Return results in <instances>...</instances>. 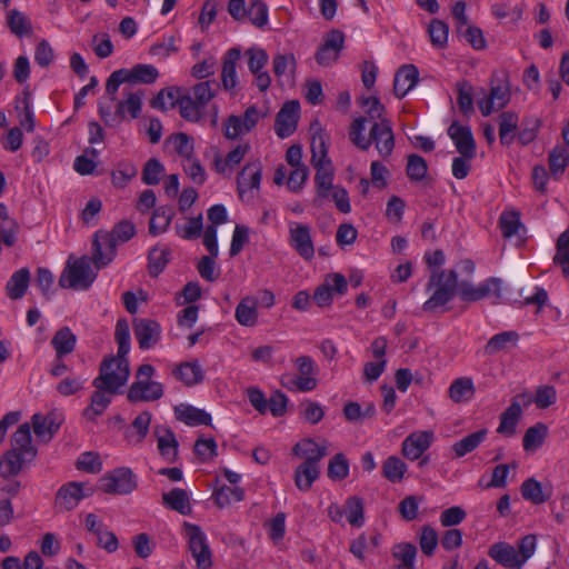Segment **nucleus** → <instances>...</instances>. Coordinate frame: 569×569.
I'll list each match as a JSON object with an SVG mask.
<instances>
[{
	"mask_svg": "<svg viewBox=\"0 0 569 569\" xmlns=\"http://www.w3.org/2000/svg\"><path fill=\"white\" fill-rule=\"evenodd\" d=\"M136 234V227L129 220L114 224L111 231L98 230L92 239V263L100 270L111 263L117 256V247L128 242Z\"/></svg>",
	"mask_w": 569,
	"mask_h": 569,
	"instance_id": "1",
	"label": "nucleus"
},
{
	"mask_svg": "<svg viewBox=\"0 0 569 569\" xmlns=\"http://www.w3.org/2000/svg\"><path fill=\"white\" fill-rule=\"evenodd\" d=\"M128 378V372L119 373L116 370H110L107 363H101L99 376L92 382L96 391L92 393L90 406L84 409L83 415L88 419H94L102 415L111 402V398L107 393H117L127 383Z\"/></svg>",
	"mask_w": 569,
	"mask_h": 569,
	"instance_id": "2",
	"label": "nucleus"
},
{
	"mask_svg": "<svg viewBox=\"0 0 569 569\" xmlns=\"http://www.w3.org/2000/svg\"><path fill=\"white\" fill-rule=\"evenodd\" d=\"M427 289H435L431 297L422 305L426 312H435L445 307L459 292L458 274L455 270L432 272Z\"/></svg>",
	"mask_w": 569,
	"mask_h": 569,
	"instance_id": "3",
	"label": "nucleus"
},
{
	"mask_svg": "<svg viewBox=\"0 0 569 569\" xmlns=\"http://www.w3.org/2000/svg\"><path fill=\"white\" fill-rule=\"evenodd\" d=\"M154 372V367L149 363L139 366L136 372V381L130 386L127 393L129 402H150L162 398L164 393L163 385L151 379Z\"/></svg>",
	"mask_w": 569,
	"mask_h": 569,
	"instance_id": "4",
	"label": "nucleus"
},
{
	"mask_svg": "<svg viewBox=\"0 0 569 569\" xmlns=\"http://www.w3.org/2000/svg\"><path fill=\"white\" fill-rule=\"evenodd\" d=\"M92 258L81 257L74 261L67 262L64 270L59 278V286L76 290H87L97 278V271L91 267Z\"/></svg>",
	"mask_w": 569,
	"mask_h": 569,
	"instance_id": "5",
	"label": "nucleus"
},
{
	"mask_svg": "<svg viewBox=\"0 0 569 569\" xmlns=\"http://www.w3.org/2000/svg\"><path fill=\"white\" fill-rule=\"evenodd\" d=\"M138 487V479L128 467H119L104 473L98 481V488L108 495H129Z\"/></svg>",
	"mask_w": 569,
	"mask_h": 569,
	"instance_id": "6",
	"label": "nucleus"
},
{
	"mask_svg": "<svg viewBox=\"0 0 569 569\" xmlns=\"http://www.w3.org/2000/svg\"><path fill=\"white\" fill-rule=\"evenodd\" d=\"M183 529L188 538V548L198 569H210L212 567V552L208 543L206 533L198 525L190 522L183 523Z\"/></svg>",
	"mask_w": 569,
	"mask_h": 569,
	"instance_id": "7",
	"label": "nucleus"
},
{
	"mask_svg": "<svg viewBox=\"0 0 569 569\" xmlns=\"http://www.w3.org/2000/svg\"><path fill=\"white\" fill-rule=\"evenodd\" d=\"M298 376L288 377V381L282 380V385L290 390H298L301 392L312 391L317 388L318 367L315 360L309 356H300L295 360Z\"/></svg>",
	"mask_w": 569,
	"mask_h": 569,
	"instance_id": "8",
	"label": "nucleus"
},
{
	"mask_svg": "<svg viewBox=\"0 0 569 569\" xmlns=\"http://www.w3.org/2000/svg\"><path fill=\"white\" fill-rule=\"evenodd\" d=\"M114 339L118 343V355L106 358L101 363H107L110 370L130 376L127 355L130 351V329L126 319H119L116 325Z\"/></svg>",
	"mask_w": 569,
	"mask_h": 569,
	"instance_id": "9",
	"label": "nucleus"
},
{
	"mask_svg": "<svg viewBox=\"0 0 569 569\" xmlns=\"http://www.w3.org/2000/svg\"><path fill=\"white\" fill-rule=\"evenodd\" d=\"M532 402L528 393H519L511 399L510 406L501 413L497 432L505 437H512L516 433L518 421L522 415V407Z\"/></svg>",
	"mask_w": 569,
	"mask_h": 569,
	"instance_id": "10",
	"label": "nucleus"
},
{
	"mask_svg": "<svg viewBox=\"0 0 569 569\" xmlns=\"http://www.w3.org/2000/svg\"><path fill=\"white\" fill-rule=\"evenodd\" d=\"M92 492L91 488H88L87 492L84 491V483L70 481L58 489L54 497V508L58 512L71 511Z\"/></svg>",
	"mask_w": 569,
	"mask_h": 569,
	"instance_id": "11",
	"label": "nucleus"
},
{
	"mask_svg": "<svg viewBox=\"0 0 569 569\" xmlns=\"http://www.w3.org/2000/svg\"><path fill=\"white\" fill-rule=\"evenodd\" d=\"M289 244L306 260H310L315 256L311 229L308 224L289 223Z\"/></svg>",
	"mask_w": 569,
	"mask_h": 569,
	"instance_id": "12",
	"label": "nucleus"
},
{
	"mask_svg": "<svg viewBox=\"0 0 569 569\" xmlns=\"http://www.w3.org/2000/svg\"><path fill=\"white\" fill-rule=\"evenodd\" d=\"M491 293L498 298L501 297L500 279L489 278L486 281L479 283L477 287L467 281H461L459 283V297L461 300L467 302L481 300Z\"/></svg>",
	"mask_w": 569,
	"mask_h": 569,
	"instance_id": "13",
	"label": "nucleus"
},
{
	"mask_svg": "<svg viewBox=\"0 0 569 569\" xmlns=\"http://www.w3.org/2000/svg\"><path fill=\"white\" fill-rule=\"evenodd\" d=\"M370 140L382 158L390 157L395 149V134L390 120L376 121L370 129Z\"/></svg>",
	"mask_w": 569,
	"mask_h": 569,
	"instance_id": "14",
	"label": "nucleus"
},
{
	"mask_svg": "<svg viewBox=\"0 0 569 569\" xmlns=\"http://www.w3.org/2000/svg\"><path fill=\"white\" fill-rule=\"evenodd\" d=\"M300 104L296 100L287 101L276 116L274 131L276 134L284 139L291 136L298 124Z\"/></svg>",
	"mask_w": 569,
	"mask_h": 569,
	"instance_id": "15",
	"label": "nucleus"
},
{
	"mask_svg": "<svg viewBox=\"0 0 569 569\" xmlns=\"http://www.w3.org/2000/svg\"><path fill=\"white\" fill-rule=\"evenodd\" d=\"M448 136L453 141L457 151L467 158H475L477 146L470 127L462 126L458 121H453L448 130Z\"/></svg>",
	"mask_w": 569,
	"mask_h": 569,
	"instance_id": "16",
	"label": "nucleus"
},
{
	"mask_svg": "<svg viewBox=\"0 0 569 569\" xmlns=\"http://www.w3.org/2000/svg\"><path fill=\"white\" fill-rule=\"evenodd\" d=\"M262 166L259 160L247 163L237 177L239 198L244 200L250 190L259 189L261 183Z\"/></svg>",
	"mask_w": 569,
	"mask_h": 569,
	"instance_id": "17",
	"label": "nucleus"
},
{
	"mask_svg": "<svg viewBox=\"0 0 569 569\" xmlns=\"http://www.w3.org/2000/svg\"><path fill=\"white\" fill-rule=\"evenodd\" d=\"M510 90L507 83L492 84L490 93L478 101L483 117L490 116L495 110L505 108L510 101Z\"/></svg>",
	"mask_w": 569,
	"mask_h": 569,
	"instance_id": "18",
	"label": "nucleus"
},
{
	"mask_svg": "<svg viewBox=\"0 0 569 569\" xmlns=\"http://www.w3.org/2000/svg\"><path fill=\"white\" fill-rule=\"evenodd\" d=\"M133 331L139 348L148 350L152 348L160 339V325L151 319H134Z\"/></svg>",
	"mask_w": 569,
	"mask_h": 569,
	"instance_id": "19",
	"label": "nucleus"
},
{
	"mask_svg": "<svg viewBox=\"0 0 569 569\" xmlns=\"http://www.w3.org/2000/svg\"><path fill=\"white\" fill-rule=\"evenodd\" d=\"M161 457L169 463L178 458L179 442L174 432L167 426H157L153 431Z\"/></svg>",
	"mask_w": 569,
	"mask_h": 569,
	"instance_id": "20",
	"label": "nucleus"
},
{
	"mask_svg": "<svg viewBox=\"0 0 569 569\" xmlns=\"http://www.w3.org/2000/svg\"><path fill=\"white\" fill-rule=\"evenodd\" d=\"M488 556L505 568H522L520 556L516 548L505 541L492 543L488 549Z\"/></svg>",
	"mask_w": 569,
	"mask_h": 569,
	"instance_id": "21",
	"label": "nucleus"
},
{
	"mask_svg": "<svg viewBox=\"0 0 569 569\" xmlns=\"http://www.w3.org/2000/svg\"><path fill=\"white\" fill-rule=\"evenodd\" d=\"M433 438L431 431H419L410 433L401 446L402 455L410 460L419 459L422 453L430 447Z\"/></svg>",
	"mask_w": 569,
	"mask_h": 569,
	"instance_id": "22",
	"label": "nucleus"
},
{
	"mask_svg": "<svg viewBox=\"0 0 569 569\" xmlns=\"http://www.w3.org/2000/svg\"><path fill=\"white\" fill-rule=\"evenodd\" d=\"M31 423L38 440L47 443L58 432L61 426V420H59L54 413H48L46 416L34 413L31 417Z\"/></svg>",
	"mask_w": 569,
	"mask_h": 569,
	"instance_id": "23",
	"label": "nucleus"
},
{
	"mask_svg": "<svg viewBox=\"0 0 569 569\" xmlns=\"http://www.w3.org/2000/svg\"><path fill=\"white\" fill-rule=\"evenodd\" d=\"M11 450L23 455L28 460L36 459L38 450L32 445L31 426L28 422L20 425L12 435Z\"/></svg>",
	"mask_w": 569,
	"mask_h": 569,
	"instance_id": "24",
	"label": "nucleus"
},
{
	"mask_svg": "<svg viewBox=\"0 0 569 569\" xmlns=\"http://www.w3.org/2000/svg\"><path fill=\"white\" fill-rule=\"evenodd\" d=\"M240 58L241 50L239 48H231L223 56L221 83L226 91H232L238 84L236 67Z\"/></svg>",
	"mask_w": 569,
	"mask_h": 569,
	"instance_id": "25",
	"label": "nucleus"
},
{
	"mask_svg": "<svg viewBox=\"0 0 569 569\" xmlns=\"http://www.w3.org/2000/svg\"><path fill=\"white\" fill-rule=\"evenodd\" d=\"M419 71L413 64H405L398 69L393 79V91L398 98H403L418 82Z\"/></svg>",
	"mask_w": 569,
	"mask_h": 569,
	"instance_id": "26",
	"label": "nucleus"
},
{
	"mask_svg": "<svg viewBox=\"0 0 569 569\" xmlns=\"http://www.w3.org/2000/svg\"><path fill=\"white\" fill-rule=\"evenodd\" d=\"M31 272L27 267L14 271L6 283L4 291L10 300H20L28 291Z\"/></svg>",
	"mask_w": 569,
	"mask_h": 569,
	"instance_id": "27",
	"label": "nucleus"
},
{
	"mask_svg": "<svg viewBox=\"0 0 569 569\" xmlns=\"http://www.w3.org/2000/svg\"><path fill=\"white\" fill-rule=\"evenodd\" d=\"M174 415L177 420L191 427L201 425L209 426L211 423L210 413L191 405L180 403L176 406Z\"/></svg>",
	"mask_w": 569,
	"mask_h": 569,
	"instance_id": "28",
	"label": "nucleus"
},
{
	"mask_svg": "<svg viewBox=\"0 0 569 569\" xmlns=\"http://www.w3.org/2000/svg\"><path fill=\"white\" fill-rule=\"evenodd\" d=\"M23 455L14 450H7L0 458V477L10 479L16 477L22 470L23 465L31 462Z\"/></svg>",
	"mask_w": 569,
	"mask_h": 569,
	"instance_id": "29",
	"label": "nucleus"
},
{
	"mask_svg": "<svg viewBox=\"0 0 569 569\" xmlns=\"http://www.w3.org/2000/svg\"><path fill=\"white\" fill-rule=\"evenodd\" d=\"M319 465L313 461H303L295 470V483L300 491H309L312 483L319 478Z\"/></svg>",
	"mask_w": 569,
	"mask_h": 569,
	"instance_id": "30",
	"label": "nucleus"
},
{
	"mask_svg": "<svg viewBox=\"0 0 569 569\" xmlns=\"http://www.w3.org/2000/svg\"><path fill=\"white\" fill-rule=\"evenodd\" d=\"M316 169L315 183L317 187V196L319 198H327L330 190L333 188V168L331 161L320 162V164L312 163Z\"/></svg>",
	"mask_w": 569,
	"mask_h": 569,
	"instance_id": "31",
	"label": "nucleus"
},
{
	"mask_svg": "<svg viewBox=\"0 0 569 569\" xmlns=\"http://www.w3.org/2000/svg\"><path fill=\"white\" fill-rule=\"evenodd\" d=\"M151 417L149 411H142L134 418L130 427L126 430V438L129 442L134 445L143 442L149 432Z\"/></svg>",
	"mask_w": 569,
	"mask_h": 569,
	"instance_id": "32",
	"label": "nucleus"
},
{
	"mask_svg": "<svg viewBox=\"0 0 569 569\" xmlns=\"http://www.w3.org/2000/svg\"><path fill=\"white\" fill-rule=\"evenodd\" d=\"M292 453L306 458L305 461H313L315 465H319V461L327 456V449L325 446H319L313 439L306 438L293 446Z\"/></svg>",
	"mask_w": 569,
	"mask_h": 569,
	"instance_id": "33",
	"label": "nucleus"
},
{
	"mask_svg": "<svg viewBox=\"0 0 569 569\" xmlns=\"http://www.w3.org/2000/svg\"><path fill=\"white\" fill-rule=\"evenodd\" d=\"M258 301L254 297H244L237 306L234 318L244 327H253L258 321Z\"/></svg>",
	"mask_w": 569,
	"mask_h": 569,
	"instance_id": "34",
	"label": "nucleus"
},
{
	"mask_svg": "<svg viewBox=\"0 0 569 569\" xmlns=\"http://www.w3.org/2000/svg\"><path fill=\"white\" fill-rule=\"evenodd\" d=\"M519 340V335L516 331H503L492 336L483 347L486 356H495L498 352L505 351L509 346H516Z\"/></svg>",
	"mask_w": 569,
	"mask_h": 569,
	"instance_id": "35",
	"label": "nucleus"
},
{
	"mask_svg": "<svg viewBox=\"0 0 569 569\" xmlns=\"http://www.w3.org/2000/svg\"><path fill=\"white\" fill-rule=\"evenodd\" d=\"M128 83L151 84L159 77L158 69L152 64L138 63L131 69H124Z\"/></svg>",
	"mask_w": 569,
	"mask_h": 569,
	"instance_id": "36",
	"label": "nucleus"
},
{
	"mask_svg": "<svg viewBox=\"0 0 569 569\" xmlns=\"http://www.w3.org/2000/svg\"><path fill=\"white\" fill-rule=\"evenodd\" d=\"M77 338L68 327H63L59 329L52 340L51 345L56 350L57 359H62V357L71 353L76 348Z\"/></svg>",
	"mask_w": 569,
	"mask_h": 569,
	"instance_id": "37",
	"label": "nucleus"
},
{
	"mask_svg": "<svg viewBox=\"0 0 569 569\" xmlns=\"http://www.w3.org/2000/svg\"><path fill=\"white\" fill-rule=\"evenodd\" d=\"M162 503L184 516L191 512L188 493L181 488H173L169 492H164L162 495Z\"/></svg>",
	"mask_w": 569,
	"mask_h": 569,
	"instance_id": "38",
	"label": "nucleus"
},
{
	"mask_svg": "<svg viewBox=\"0 0 569 569\" xmlns=\"http://www.w3.org/2000/svg\"><path fill=\"white\" fill-rule=\"evenodd\" d=\"M519 117L513 111H503L499 116V139L503 146H510L515 140Z\"/></svg>",
	"mask_w": 569,
	"mask_h": 569,
	"instance_id": "39",
	"label": "nucleus"
},
{
	"mask_svg": "<svg viewBox=\"0 0 569 569\" xmlns=\"http://www.w3.org/2000/svg\"><path fill=\"white\" fill-rule=\"evenodd\" d=\"M549 173L555 180H559L569 163V151L561 146L555 147L548 156Z\"/></svg>",
	"mask_w": 569,
	"mask_h": 569,
	"instance_id": "40",
	"label": "nucleus"
},
{
	"mask_svg": "<svg viewBox=\"0 0 569 569\" xmlns=\"http://www.w3.org/2000/svg\"><path fill=\"white\" fill-rule=\"evenodd\" d=\"M475 392L473 381L468 377L453 380L449 387V397L456 403L469 401Z\"/></svg>",
	"mask_w": 569,
	"mask_h": 569,
	"instance_id": "41",
	"label": "nucleus"
},
{
	"mask_svg": "<svg viewBox=\"0 0 569 569\" xmlns=\"http://www.w3.org/2000/svg\"><path fill=\"white\" fill-rule=\"evenodd\" d=\"M488 430L480 429L473 433H470L459 441L452 445V451L455 452L457 458H461L467 453L472 452L475 449L479 447V445L485 441L487 438Z\"/></svg>",
	"mask_w": 569,
	"mask_h": 569,
	"instance_id": "42",
	"label": "nucleus"
},
{
	"mask_svg": "<svg viewBox=\"0 0 569 569\" xmlns=\"http://www.w3.org/2000/svg\"><path fill=\"white\" fill-rule=\"evenodd\" d=\"M172 373L186 386L198 385L203 380V371L198 362L181 363L172 371Z\"/></svg>",
	"mask_w": 569,
	"mask_h": 569,
	"instance_id": "43",
	"label": "nucleus"
},
{
	"mask_svg": "<svg viewBox=\"0 0 569 569\" xmlns=\"http://www.w3.org/2000/svg\"><path fill=\"white\" fill-rule=\"evenodd\" d=\"M520 490L523 499L533 505H541L550 498V492L546 493L541 482L537 481L535 478L525 480Z\"/></svg>",
	"mask_w": 569,
	"mask_h": 569,
	"instance_id": "44",
	"label": "nucleus"
},
{
	"mask_svg": "<svg viewBox=\"0 0 569 569\" xmlns=\"http://www.w3.org/2000/svg\"><path fill=\"white\" fill-rule=\"evenodd\" d=\"M171 251L168 247L153 248L148 254V271L153 278L158 277L167 267Z\"/></svg>",
	"mask_w": 569,
	"mask_h": 569,
	"instance_id": "45",
	"label": "nucleus"
},
{
	"mask_svg": "<svg viewBox=\"0 0 569 569\" xmlns=\"http://www.w3.org/2000/svg\"><path fill=\"white\" fill-rule=\"evenodd\" d=\"M406 472L407 465L397 456L388 457L382 463V475L392 483L402 481Z\"/></svg>",
	"mask_w": 569,
	"mask_h": 569,
	"instance_id": "46",
	"label": "nucleus"
},
{
	"mask_svg": "<svg viewBox=\"0 0 569 569\" xmlns=\"http://www.w3.org/2000/svg\"><path fill=\"white\" fill-rule=\"evenodd\" d=\"M7 22L10 31L17 37L28 36L32 32L31 21L26 14L17 9L8 12Z\"/></svg>",
	"mask_w": 569,
	"mask_h": 569,
	"instance_id": "47",
	"label": "nucleus"
},
{
	"mask_svg": "<svg viewBox=\"0 0 569 569\" xmlns=\"http://www.w3.org/2000/svg\"><path fill=\"white\" fill-rule=\"evenodd\" d=\"M547 435H548V428L542 422H538V423L529 427L526 430L523 439H522L523 449L529 451V450L537 449V448L541 447Z\"/></svg>",
	"mask_w": 569,
	"mask_h": 569,
	"instance_id": "48",
	"label": "nucleus"
},
{
	"mask_svg": "<svg viewBox=\"0 0 569 569\" xmlns=\"http://www.w3.org/2000/svg\"><path fill=\"white\" fill-rule=\"evenodd\" d=\"M174 212L170 208L159 207L154 210L152 218L149 222V232L152 236H157L167 231L171 223Z\"/></svg>",
	"mask_w": 569,
	"mask_h": 569,
	"instance_id": "49",
	"label": "nucleus"
},
{
	"mask_svg": "<svg viewBox=\"0 0 569 569\" xmlns=\"http://www.w3.org/2000/svg\"><path fill=\"white\" fill-rule=\"evenodd\" d=\"M499 227L505 238L516 236L520 229L525 230V226L520 220V213L516 210L502 212L499 218Z\"/></svg>",
	"mask_w": 569,
	"mask_h": 569,
	"instance_id": "50",
	"label": "nucleus"
},
{
	"mask_svg": "<svg viewBox=\"0 0 569 569\" xmlns=\"http://www.w3.org/2000/svg\"><path fill=\"white\" fill-rule=\"evenodd\" d=\"M345 515L352 527H362L365 523L363 500L357 496L349 497L345 503Z\"/></svg>",
	"mask_w": 569,
	"mask_h": 569,
	"instance_id": "51",
	"label": "nucleus"
},
{
	"mask_svg": "<svg viewBox=\"0 0 569 569\" xmlns=\"http://www.w3.org/2000/svg\"><path fill=\"white\" fill-rule=\"evenodd\" d=\"M180 97L181 96H179L178 88L171 87L161 89L151 100V107L166 111L168 109L174 108L178 104Z\"/></svg>",
	"mask_w": 569,
	"mask_h": 569,
	"instance_id": "52",
	"label": "nucleus"
},
{
	"mask_svg": "<svg viewBox=\"0 0 569 569\" xmlns=\"http://www.w3.org/2000/svg\"><path fill=\"white\" fill-rule=\"evenodd\" d=\"M457 88V103L459 110L465 114L469 116L473 112V99L472 92L473 88L468 81H459L456 84Z\"/></svg>",
	"mask_w": 569,
	"mask_h": 569,
	"instance_id": "53",
	"label": "nucleus"
},
{
	"mask_svg": "<svg viewBox=\"0 0 569 569\" xmlns=\"http://www.w3.org/2000/svg\"><path fill=\"white\" fill-rule=\"evenodd\" d=\"M21 104L19 101L17 102L14 109L19 112L20 126L26 129L28 132H32L34 130V114L30 104V91L28 89L23 90V99L21 100Z\"/></svg>",
	"mask_w": 569,
	"mask_h": 569,
	"instance_id": "54",
	"label": "nucleus"
},
{
	"mask_svg": "<svg viewBox=\"0 0 569 569\" xmlns=\"http://www.w3.org/2000/svg\"><path fill=\"white\" fill-rule=\"evenodd\" d=\"M118 116L122 119H126V113L128 112L131 119H137L140 116L142 101L141 96L139 93H129L124 100L118 101Z\"/></svg>",
	"mask_w": 569,
	"mask_h": 569,
	"instance_id": "55",
	"label": "nucleus"
},
{
	"mask_svg": "<svg viewBox=\"0 0 569 569\" xmlns=\"http://www.w3.org/2000/svg\"><path fill=\"white\" fill-rule=\"evenodd\" d=\"M367 119L359 117L355 119L349 129V138L351 142L361 150H368L371 146L370 137L366 138L363 134Z\"/></svg>",
	"mask_w": 569,
	"mask_h": 569,
	"instance_id": "56",
	"label": "nucleus"
},
{
	"mask_svg": "<svg viewBox=\"0 0 569 569\" xmlns=\"http://www.w3.org/2000/svg\"><path fill=\"white\" fill-rule=\"evenodd\" d=\"M250 146L248 143L239 144L233 150L229 151L222 161L219 157L214 160L216 170L218 172H223L226 167H233L239 164L244 156L249 152Z\"/></svg>",
	"mask_w": 569,
	"mask_h": 569,
	"instance_id": "57",
	"label": "nucleus"
},
{
	"mask_svg": "<svg viewBox=\"0 0 569 569\" xmlns=\"http://www.w3.org/2000/svg\"><path fill=\"white\" fill-rule=\"evenodd\" d=\"M203 230V219L202 214H198L197 217L189 218L188 222L183 226L176 224L177 234L186 240L197 239L201 236Z\"/></svg>",
	"mask_w": 569,
	"mask_h": 569,
	"instance_id": "58",
	"label": "nucleus"
},
{
	"mask_svg": "<svg viewBox=\"0 0 569 569\" xmlns=\"http://www.w3.org/2000/svg\"><path fill=\"white\" fill-rule=\"evenodd\" d=\"M177 106L180 109V116L184 120L198 122L201 119L202 108L192 100L190 94L181 96Z\"/></svg>",
	"mask_w": 569,
	"mask_h": 569,
	"instance_id": "59",
	"label": "nucleus"
},
{
	"mask_svg": "<svg viewBox=\"0 0 569 569\" xmlns=\"http://www.w3.org/2000/svg\"><path fill=\"white\" fill-rule=\"evenodd\" d=\"M268 6L261 0H252L247 8V17L257 28H263L268 23Z\"/></svg>",
	"mask_w": 569,
	"mask_h": 569,
	"instance_id": "60",
	"label": "nucleus"
},
{
	"mask_svg": "<svg viewBox=\"0 0 569 569\" xmlns=\"http://www.w3.org/2000/svg\"><path fill=\"white\" fill-rule=\"evenodd\" d=\"M216 84L211 81L198 82L192 87V100L202 109L214 98L217 91L212 88Z\"/></svg>",
	"mask_w": 569,
	"mask_h": 569,
	"instance_id": "61",
	"label": "nucleus"
},
{
	"mask_svg": "<svg viewBox=\"0 0 569 569\" xmlns=\"http://www.w3.org/2000/svg\"><path fill=\"white\" fill-rule=\"evenodd\" d=\"M406 172L411 181H421L428 172L426 160L418 154L408 156Z\"/></svg>",
	"mask_w": 569,
	"mask_h": 569,
	"instance_id": "62",
	"label": "nucleus"
},
{
	"mask_svg": "<svg viewBox=\"0 0 569 569\" xmlns=\"http://www.w3.org/2000/svg\"><path fill=\"white\" fill-rule=\"evenodd\" d=\"M349 475V462L343 453L335 455L328 465V477L332 480H342Z\"/></svg>",
	"mask_w": 569,
	"mask_h": 569,
	"instance_id": "63",
	"label": "nucleus"
},
{
	"mask_svg": "<svg viewBox=\"0 0 569 569\" xmlns=\"http://www.w3.org/2000/svg\"><path fill=\"white\" fill-rule=\"evenodd\" d=\"M555 264L569 266V229L565 230L557 240V252L553 257Z\"/></svg>",
	"mask_w": 569,
	"mask_h": 569,
	"instance_id": "64",
	"label": "nucleus"
}]
</instances>
